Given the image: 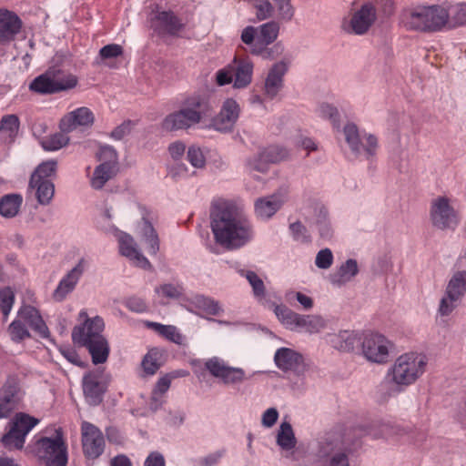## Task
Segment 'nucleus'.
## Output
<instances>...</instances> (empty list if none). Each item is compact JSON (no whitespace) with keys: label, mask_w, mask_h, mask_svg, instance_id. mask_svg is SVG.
I'll return each instance as SVG.
<instances>
[{"label":"nucleus","mask_w":466,"mask_h":466,"mask_svg":"<svg viewBox=\"0 0 466 466\" xmlns=\"http://www.w3.org/2000/svg\"><path fill=\"white\" fill-rule=\"evenodd\" d=\"M78 320L81 323L72 331L74 342L88 350L94 364L106 362L110 350L104 335V319L99 316L89 317L86 310L82 309L79 312Z\"/></svg>","instance_id":"f257e3e1"},{"label":"nucleus","mask_w":466,"mask_h":466,"mask_svg":"<svg viewBox=\"0 0 466 466\" xmlns=\"http://www.w3.org/2000/svg\"><path fill=\"white\" fill-rule=\"evenodd\" d=\"M214 105L206 95L194 94L183 102V107L168 114L163 120L162 129L167 132L188 129L203 119L212 116Z\"/></svg>","instance_id":"f03ea898"},{"label":"nucleus","mask_w":466,"mask_h":466,"mask_svg":"<svg viewBox=\"0 0 466 466\" xmlns=\"http://www.w3.org/2000/svg\"><path fill=\"white\" fill-rule=\"evenodd\" d=\"M209 217L212 233H248L252 230L244 210L229 199H213Z\"/></svg>","instance_id":"7ed1b4c3"},{"label":"nucleus","mask_w":466,"mask_h":466,"mask_svg":"<svg viewBox=\"0 0 466 466\" xmlns=\"http://www.w3.org/2000/svg\"><path fill=\"white\" fill-rule=\"evenodd\" d=\"M446 8L440 5H419L405 8L400 15V25L408 31L433 33L445 27Z\"/></svg>","instance_id":"20e7f679"},{"label":"nucleus","mask_w":466,"mask_h":466,"mask_svg":"<svg viewBox=\"0 0 466 466\" xmlns=\"http://www.w3.org/2000/svg\"><path fill=\"white\" fill-rule=\"evenodd\" d=\"M426 356L409 352L400 356L391 368L390 374L395 384L409 386L414 383L425 371Z\"/></svg>","instance_id":"39448f33"},{"label":"nucleus","mask_w":466,"mask_h":466,"mask_svg":"<svg viewBox=\"0 0 466 466\" xmlns=\"http://www.w3.org/2000/svg\"><path fill=\"white\" fill-rule=\"evenodd\" d=\"M25 325L31 327L42 338H47L48 329L43 321L36 309L31 306L23 307L15 319L9 326L8 332L14 341H21L29 337Z\"/></svg>","instance_id":"423d86ee"},{"label":"nucleus","mask_w":466,"mask_h":466,"mask_svg":"<svg viewBox=\"0 0 466 466\" xmlns=\"http://www.w3.org/2000/svg\"><path fill=\"white\" fill-rule=\"evenodd\" d=\"M33 452L44 466H58V429L46 428L34 437Z\"/></svg>","instance_id":"0eeeda50"},{"label":"nucleus","mask_w":466,"mask_h":466,"mask_svg":"<svg viewBox=\"0 0 466 466\" xmlns=\"http://www.w3.org/2000/svg\"><path fill=\"white\" fill-rule=\"evenodd\" d=\"M256 43L251 49V54L261 56L263 58H274L276 55L281 54L282 46L278 43L273 47L268 46L272 44L278 37L279 33V25L275 21H270L261 25L258 28Z\"/></svg>","instance_id":"6e6552de"},{"label":"nucleus","mask_w":466,"mask_h":466,"mask_svg":"<svg viewBox=\"0 0 466 466\" xmlns=\"http://www.w3.org/2000/svg\"><path fill=\"white\" fill-rule=\"evenodd\" d=\"M39 423V420L26 413H17L12 420L10 431L3 437V443L8 448L21 449L26 435Z\"/></svg>","instance_id":"1a4fd4ad"},{"label":"nucleus","mask_w":466,"mask_h":466,"mask_svg":"<svg viewBox=\"0 0 466 466\" xmlns=\"http://www.w3.org/2000/svg\"><path fill=\"white\" fill-rule=\"evenodd\" d=\"M81 444L85 458L95 461L104 453L106 440L99 428L90 422L83 421L81 424Z\"/></svg>","instance_id":"9d476101"},{"label":"nucleus","mask_w":466,"mask_h":466,"mask_svg":"<svg viewBox=\"0 0 466 466\" xmlns=\"http://www.w3.org/2000/svg\"><path fill=\"white\" fill-rule=\"evenodd\" d=\"M390 342L381 334L369 333L362 341V351L367 360L385 363L389 358Z\"/></svg>","instance_id":"9b49d317"},{"label":"nucleus","mask_w":466,"mask_h":466,"mask_svg":"<svg viewBox=\"0 0 466 466\" xmlns=\"http://www.w3.org/2000/svg\"><path fill=\"white\" fill-rule=\"evenodd\" d=\"M344 135L346 142L349 144L351 151L356 155H360L363 151L367 158L376 154L378 147L377 137L373 135H368L363 137L365 143H362L359 129L355 124H348L344 127Z\"/></svg>","instance_id":"f8f14e48"},{"label":"nucleus","mask_w":466,"mask_h":466,"mask_svg":"<svg viewBox=\"0 0 466 466\" xmlns=\"http://www.w3.org/2000/svg\"><path fill=\"white\" fill-rule=\"evenodd\" d=\"M431 218L432 223L440 229H452L458 223L457 214L450 205L449 198L445 197H439L432 201Z\"/></svg>","instance_id":"ddd939ff"},{"label":"nucleus","mask_w":466,"mask_h":466,"mask_svg":"<svg viewBox=\"0 0 466 466\" xmlns=\"http://www.w3.org/2000/svg\"><path fill=\"white\" fill-rule=\"evenodd\" d=\"M466 292V271H458L451 279L447 287V298H443L440 305V313L449 315L454 309L453 302Z\"/></svg>","instance_id":"4468645a"},{"label":"nucleus","mask_w":466,"mask_h":466,"mask_svg":"<svg viewBox=\"0 0 466 466\" xmlns=\"http://www.w3.org/2000/svg\"><path fill=\"white\" fill-rule=\"evenodd\" d=\"M106 389V380L101 370L90 371L83 379V390L88 402L97 405Z\"/></svg>","instance_id":"2eb2a0df"},{"label":"nucleus","mask_w":466,"mask_h":466,"mask_svg":"<svg viewBox=\"0 0 466 466\" xmlns=\"http://www.w3.org/2000/svg\"><path fill=\"white\" fill-rule=\"evenodd\" d=\"M151 28L158 35H177L184 28L181 19L172 11H161L150 18Z\"/></svg>","instance_id":"dca6fc26"},{"label":"nucleus","mask_w":466,"mask_h":466,"mask_svg":"<svg viewBox=\"0 0 466 466\" xmlns=\"http://www.w3.org/2000/svg\"><path fill=\"white\" fill-rule=\"evenodd\" d=\"M205 367L212 376L222 380L226 384L241 382L244 379L243 370L229 367L217 357L208 360Z\"/></svg>","instance_id":"f3484780"},{"label":"nucleus","mask_w":466,"mask_h":466,"mask_svg":"<svg viewBox=\"0 0 466 466\" xmlns=\"http://www.w3.org/2000/svg\"><path fill=\"white\" fill-rule=\"evenodd\" d=\"M239 111V106L234 99H227L219 113L211 118V127L218 131L231 130L238 118Z\"/></svg>","instance_id":"a211bd4d"},{"label":"nucleus","mask_w":466,"mask_h":466,"mask_svg":"<svg viewBox=\"0 0 466 466\" xmlns=\"http://www.w3.org/2000/svg\"><path fill=\"white\" fill-rule=\"evenodd\" d=\"M377 19V11L373 4L365 3L353 13L350 27L355 35H364L369 31Z\"/></svg>","instance_id":"6ab92c4d"},{"label":"nucleus","mask_w":466,"mask_h":466,"mask_svg":"<svg viewBox=\"0 0 466 466\" xmlns=\"http://www.w3.org/2000/svg\"><path fill=\"white\" fill-rule=\"evenodd\" d=\"M23 393L15 379L8 380L0 391V419L18 407Z\"/></svg>","instance_id":"aec40b11"},{"label":"nucleus","mask_w":466,"mask_h":466,"mask_svg":"<svg viewBox=\"0 0 466 466\" xmlns=\"http://www.w3.org/2000/svg\"><path fill=\"white\" fill-rule=\"evenodd\" d=\"M22 27L18 15L7 9H0V45L13 41Z\"/></svg>","instance_id":"412c9836"},{"label":"nucleus","mask_w":466,"mask_h":466,"mask_svg":"<svg viewBox=\"0 0 466 466\" xmlns=\"http://www.w3.org/2000/svg\"><path fill=\"white\" fill-rule=\"evenodd\" d=\"M95 116L93 112L86 106L79 107L60 119V129L71 131L77 127H91L94 124Z\"/></svg>","instance_id":"4be33fe9"},{"label":"nucleus","mask_w":466,"mask_h":466,"mask_svg":"<svg viewBox=\"0 0 466 466\" xmlns=\"http://www.w3.org/2000/svg\"><path fill=\"white\" fill-rule=\"evenodd\" d=\"M288 68L285 63L275 64L269 70L264 84V96L269 99L277 96L283 87V77Z\"/></svg>","instance_id":"5701e85b"},{"label":"nucleus","mask_w":466,"mask_h":466,"mask_svg":"<svg viewBox=\"0 0 466 466\" xmlns=\"http://www.w3.org/2000/svg\"><path fill=\"white\" fill-rule=\"evenodd\" d=\"M119 252L122 256L127 258L132 263L142 268L151 267L149 261L139 252L131 235H122L119 239Z\"/></svg>","instance_id":"b1692460"},{"label":"nucleus","mask_w":466,"mask_h":466,"mask_svg":"<svg viewBox=\"0 0 466 466\" xmlns=\"http://www.w3.org/2000/svg\"><path fill=\"white\" fill-rule=\"evenodd\" d=\"M29 89L38 94L56 93L58 90V70L52 67L38 76L30 83Z\"/></svg>","instance_id":"393cba45"},{"label":"nucleus","mask_w":466,"mask_h":466,"mask_svg":"<svg viewBox=\"0 0 466 466\" xmlns=\"http://www.w3.org/2000/svg\"><path fill=\"white\" fill-rule=\"evenodd\" d=\"M231 65L234 75V86L243 88L248 86L252 81L254 67L252 61L248 57H235Z\"/></svg>","instance_id":"a878e982"},{"label":"nucleus","mask_w":466,"mask_h":466,"mask_svg":"<svg viewBox=\"0 0 466 466\" xmlns=\"http://www.w3.org/2000/svg\"><path fill=\"white\" fill-rule=\"evenodd\" d=\"M274 360L277 367L283 371H296L303 366L302 356L289 348L279 349L275 353Z\"/></svg>","instance_id":"bb28decb"},{"label":"nucleus","mask_w":466,"mask_h":466,"mask_svg":"<svg viewBox=\"0 0 466 466\" xmlns=\"http://www.w3.org/2000/svg\"><path fill=\"white\" fill-rule=\"evenodd\" d=\"M284 199L279 194L260 198L255 202V213L260 218H269L282 207Z\"/></svg>","instance_id":"cd10ccee"},{"label":"nucleus","mask_w":466,"mask_h":466,"mask_svg":"<svg viewBox=\"0 0 466 466\" xmlns=\"http://www.w3.org/2000/svg\"><path fill=\"white\" fill-rule=\"evenodd\" d=\"M20 129V119L15 114H8L2 116L0 120V141L5 144H11L15 141Z\"/></svg>","instance_id":"c85d7f7f"},{"label":"nucleus","mask_w":466,"mask_h":466,"mask_svg":"<svg viewBox=\"0 0 466 466\" xmlns=\"http://www.w3.org/2000/svg\"><path fill=\"white\" fill-rule=\"evenodd\" d=\"M215 245L210 247L214 253L231 250L243 246L248 240V235H213Z\"/></svg>","instance_id":"c756f323"},{"label":"nucleus","mask_w":466,"mask_h":466,"mask_svg":"<svg viewBox=\"0 0 466 466\" xmlns=\"http://www.w3.org/2000/svg\"><path fill=\"white\" fill-rule=\"evenodd\" d=\"M289 152L286 148L272 145L264 148L258 155V159L254 165V168L258 171H264V168L260 166V162L264 164L268 163H278L287 159Z\"/></svg>","instance_id":"7c9ffc66"},{"label":"nucleus","mask_w":466,"mask_h":466,"mask_svg":"<svg viewBox=\"0 0 466 466\" xmlns=\"http://www.w3.org/2000/svg\"><path fill=\"white\" fill-rule=\"evenodd\" d=\"M86 262L82 258L77 265L73 268L64 278L60 280V299L72 292L77 284L81 275L84 272Z\"/></svg>","instance_id":"2f4dec72"},{"label":"nucleus","mask_w":466,"mask_h":466,"mask_svg":"<svg viewBox=\"0 0 466 466\" xmlns=\"http://www.w3.org/2000/svg\"><path fill=\"white\" fill-rule=\"evenodd\" d=\"M118 171V167L108 166L107 164L98 165L94 171L91 178V186L95 189H101L105 184L113 178Z\"/></svg>","instance_id":"473e14b6"},{"label":"nucleus","mask_w":466,"mask_h":466,"mask_svg":"<svg viewBox=\"0 0 466 466\" xmlns=\"http://www.w3.org/2000/svg\"><path fill=\"white\" fill-rule=\"evenodd\" d=\"M448 17L445 22V26L455 28L466 25V3H459L450 5L446 8Z\"/></svg>","instance_id":"72a5a7b5"},{"label":"nucleus","mask_w":466,"mask_h":466,"mask_svg":"<svg viewBox=\"0 0 466 466\" xmlns=\"http://www.w3.org/2000/svg\"><path fill=\"white\" fill-rule=\"evenodd\" d=\"M331 342L333 346L340 351H351L355 346L360 342L358 334L353 331H340L336 335Z\"/></svg>","instance_id":"f704fd0d"},{"label":"nucleus","mask_w":466,"mask_h":466,"mask_svg":"<svg viewBox=\"0 0 466 466\" xmlns=\"http://www.w3.org/2000/svg\"><path fill=\"white\" fill-rule=\"evenodd\" d=\"M23 198L19 194H9L0 199V214L6 218L15 217L22 205Z\"/></svg>","instance_id":"c9c22d12"},{"label":"nucleus","mask_w":466,"mask_h":466,"mask_svg":"<svg viewBox=\"0 0 466 466\" xmlns=\"http://www.w3.org/2000/svg\"><path fill=\"white\" fill-rule=\"evenodd\" d=\"M56 172V162L46 161L42 163L31 176V184L35 185L41 181H50L55 178Z\"/></svg>","instance_id":"e433bc0d"},{"label":"nucleus","mask_w":466,"mask_h":466,"mask_svg":"<svg viewBox=\"0 0 466 466\" xmlns=\"http://www.w3.org/2000/svg\"><path fill=\"white\" fill-rule=\"evenodd\" d=\"M274 312L282 324L289 329H297L299 321L303 320L302 315L292 311L283 305L276 306Z\"/></svg>","instance_id":"4c0bfd02"},{"label":"nucleus","mask_w":466,"mask_h":466,"mask_svg":"<svg viewBox=\"0 0 466 466\" xmlns=\"http://www.w3.org/2000/svg\"><path fill=\"white\" fill-rule=\"evenodd\" d=\"M28 190L35 191V197L40 204H47L54 197L55 186L50 181H41L32 185L30 180Z\"/></svg>","instance_id":"58836bf2"},{"label":"nucleus","mask_w":466,"mask_h":466,"mask_svg":"<svg viewBox=\"0 0 466 466\" xmlns=\"http://www.w3.org/2000/svg\"><path fill=\"white\" fill-rule=\"evenodd\" d=\"M358 273V265L356 260L348 259L340 266L338 272L331 276V281L335 284H342L350 280Z\"/></svg>","instance_id":"ea45409f"},{"label":"nucleus","mask_w":466,"mask_h":466,"mask_svg":"<svg viewBox=\"0 0 466 466\" xmlns=\"http://www.w3.org/2000/svg\"><path fill=\"white\" fill-rule=\"evenodd\" d=\"M148 327L152 328L155 331H157L161 336L165 337L168 340L181 345L184 342V337L175 326L172 325H163L157 322H148Z\"/></svg>","instance_id":"a19ab883"},{"label":"nucleus","mask_w":466,"mask_h":466,"mask_svg":"<svg viewBox=\"0 0 466 466\" xmlns=\"http://www.w3.org/2000/svg\"><path fill=\"white\" fill-rule=\"evenodd\" d=\"M278 444L284 450H291L296 445V439L291 425L282 422L277 436Z\"/></svg>","instance_id":"79ce46f5"},{"label":"nucleus","mask_w":466,"mask_h":466,"mask_svg":"<svg viewBox=\"0 0 466 466\" xmlns=\"http://www.w3.org/2000/svg\"><path fill=\"white\" fill-rule=\"evenodd\" d=\"M240 274L247 279L252 287L254 296L262 299L265 297L266 289L263 280L258 275L251 270H241Z\"/></svg>","instance_id":"37998d69"},{"label":"nucleus","mask_w":466,"mask_h":466,"mask_svg":"<svg viewBox=\"0 0 466 466\" xmlns=\"http://www.w3.org/2000/svg\"><path fill=\"white\" fill-rule=\"evenodd\" d=\"M188 374L187 371H184V370H176V371H173L169 374H166L165 376L161 377L156 386H155V389L153 390V396H157V395H163L164 393H166L169 387H170V384H171V380L175 378H178V377H184V376H187Z\"/></svg>","instance_id":"c03bdc74"},{"label":"nucleus","mask_w":466,"mask_h":466,"mask_svg":"<svg viewBox=\"0 0 466 466\" xmlns=\"http://www.w3.org/2000/svg\"><path fill=\"white\" fill-rule=\"evenodd\" d=\"M303 320L299 321L297 329H303L309 333L319 332L325 327L324 319L319 316H305L302 315Z\"/></svg>","instance_id":"a18cd8bd"},{"label":"nucleus","mask_w":466,"mask_h":466,"mask_svg":"<svg viewBox=\"0 0 466 466\" xmlns=\"http://www.w3.org/2000/svg\"><path fill=\"white\" fill-rule=\"evenodd\" d=\"M158 352L156 350H149L143 358L141 366L147 375H154L160 367Z\"/></svg>","instance_id":"49530a36"},{"label":"nucleus","mask_w":466,"mask_h":466,"mask_svg":"<svg viewBox=\"0 0 466 466\" xmlns=\"http://www.w3.org/2000/svg\"><path fill=\"white\" fill-rule=\"evenodd\" d=\"M195 304L199 309L209 315H218L221 310L218 302L204 296H197Z\"/></svg>","instance_id":"de8ad7c7"},{"label":"nucleus","mask_w":466,"mask_h":466,"mask_svg":"<svg viewBox=\"0 0 466 466\" xmlns=\"http://www.w3.org/2000/svg\"><path fill=\"white\" fill-rule=\"evenodd\" d=\"M15 301V294L10 288L0 289V310L5 318L9 315Z\"/></svg>","instance_id":"09e8293b"},{"label":"nucleus","mask_w":466,"mask_h":466,"mask_svg":"<svg viewBox=\"0 0 466 466\" xmlns=\"http://www.w3.org/2000/svg\"><path fill=\"white\" fill-rule=\"evenodd\" d=\"M97 159L101 164H107L108 166L118 167L117 154L111 147L105 146L100 147L97 153Z\"/></svg>","instance_id":"8fccbe9b"},{"label":"nucleus","mask_w":466,"mask_h":466,"mask_svg":"<svg viewBox=\"0 0 466 466\" xmlns=\"http://www.w3.org/2000/svg\"><path fill=\"white\" fill-rule=\"evenodd\" d=\"M123 55V47L117 44H109L99 50V57L102 60L116 58Z\"/></svg>","instance_id":"3c124183"},{"label":"nucleus","mask_w":466,"mask_h":466,"mask_svg":"<svg viewBox=\"0 0 466 466\" xmlns=\"http://www.w3.org/2000/svg\"><path fill=\"white\" fill-rule=\"evenodd\" d=\"M187 157L190 164L195 167H203L206 162L201 149L195 146L188 147Z\"/></svg>","instance_id":"603ef678"},{"label":"nucleus","mask_w":466,"mask_h":466,"mask_svg":"<svg viewBox=\"0 0 466 466\" xmlns=\"http://www.w3.org/2000/svg\"><path fill=\"white\" fill-rule=\"evenodd\" d=\"M333 262V255L330 249L324 248L321 249L316 257V266L319 268L327 269L329 268Z\"/></svg>","instance_id":"864d4df0"},{"label":"nucleus","mask_w":466,"mask_h":466,"mask_svg":"<svg viewBox=\"0 0 466 466\" xmlns=\"http://www.w3.org/2000/svg\"><path fill=\"white\" fill-rule=\"evenodd\" d=\"M319 113L322 117L329 118L334 127H339V112L336 107L329 104H322L319 106Z\"/></svg>","instance_id":"5fc2aeb1"},{"label":"nucleus","mask_w":466,"mask_h":466,"mask_svg":"<svg viewBox=\"0 0 466 466\" xmlns=\"http://www.w3.org/2000/svg\"><path fill=\"white\" fill-rule=\"evenodd\" d=\"M181 287L172 284H164L156 289V292L168 299H177L181 296Z\"/></svg>","instance_id":"6e6d98bb"},{"label":"nucleus","mask_w":466,"mask_h":466,"mask_svg":"<svg viewBox=\"0 0 466 466\" xmlns=\"http://www.w3.org/2000/svg\"><path fill=\"white\" fill-rule=\"evenodd\" d=\"M234 79L232 65L229 64L226 67L218 70L216 74V81L218 86L230 84Z\"/></svg>","instance_id":"4d7b16f0"},{"label":"nucleus","mask_w":466,"mask_h":466,"mask_svg":"<svg viewBox=\"0 0 466 466\" xmlns=\"http://www.w3.org/2000/svg\"><path fill=\"white\" fill-rule=\"evenodd\" d=\"M282 19L290 20L294 15V9L290 0H273Z\"/></svg>","instance_id":"13d9d810"},{"label":"nucleus","mask_w":466,"mask_h":466,"mask_svg":"<svg viewBox=\"0 0 466 466\" xmlns=\"http://www.w3.org/2000/svg\"><path fill=\"white\" fill-rule=\"evenodd\" d=\"M126 307L131 311L137 313L145 312L147 309L145 300L138 297H130L125 302Z\"/></svg>","instance_id":"bf43d9fd"},{"label":"nucleus","mask_w":466,"mask_h":466,"mask_svg":"<svg viewBox=\"0 0 466 466\" xmlns=\"http://www.w3.org/2000/svg\"><path fill=\"white\" fill-rule=\"evenodd\" d=\"M258 35V28H255L254 26H251V25L247 26L243 29V31L241 33V41L244 44L250 46V50H251L252 47L254 46V44L256 43Z\"/></svg>","instance_id":"052dcab7"},{"label":"nucleus","mask_w":466,"mask_h":466,"mask_svg":"<svg viewBox=\"0 0 466 466\" xmlns=\"http://www.w3.org/2000/svg\"><path fill=\"white\" fill-rule=\"evenodd\" d=\"M133 127L134 123L132 121H125L111 132V137L114 139L120 140L131 132Z\"/></svg>","instance_id":"680f3d73"},{"label":"nucleus","mask_w":466,"mask_h":466,"mask_svg":"<svg viewBox=\"0 0 466 466\" xmlns=\"http://www.w3.org/2000/svg\"><path fill=\"white\" fill-rule=\"evenodd\" d=\"M144 466H166V460L159 451H151L146 458Z\"/></svg>","instance_id":"e2e57ef3"},{"label":"nucleus","mask_w":466,"mask_h":466,"mask_svg":"<svg viewBox=\"0 0 466 466\" xmlns=\"http://www.w3.org/2000/svg\"><path fill=\"white\" fill-rule=\"evenodd\" d=\"M278 418V410L275 408H269L262 415V424L267 428H270L276 423Z\"/></svg>","instance_id":"0e129e2a"},{"label":"nucleus","mask_w":466,"mask_h":466,"mask_svg":"<svg viewBox=\"0 0 466 466\" xmlns=\"http://www.w3.org/2000/svg\"><path fill=\"white\" fill-rule=\"evenodd\" d=\"M186 145L181 141H176L168 147V152L174 159H179L184 155Z\"/></svg>","instance_id":"69168bd1"},{"label":"nucleus","mask_w":466,"mask_h":466,"mask_svg":"<svg viewBox=\"0 0 466 466\" xmlns=\"http://www.w3.org/2000/svg\"><path fill=\"white\" fill-rule=\"evenodd\" d=\"M222 456H223V451H220L210 453L208 456L200 459L198 461V464L200 466H214L217 463H218V461H220Z\"/></svg>","instance_id":"338daca9"},{"label":"nucleus","mask_w":466,"mask_h":466,"mask_svg":"<svg viewBox=\"0 0 466 466\" xmlns=\"http://www.w3.org/2000/svg\"><path fill=\"white\" fill-rule=\"evenodd\" d=\"M109 466H133V464L127 455L118 454L110 460Z\"/></svg>","instance_id":"774afa93"}]
</instances>
